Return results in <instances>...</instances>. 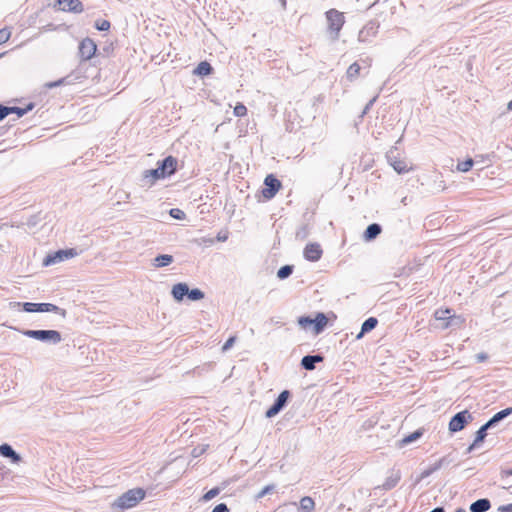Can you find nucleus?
Listing matches in <instances>:
<instances>
[{
  "label": "nucleus",
  "instance_id": "nucleus-1",
  "mask_svg": "<svg viewBox=\"0 0 512 512\" xmlns=\"http://www.w3.org/2000/svg\"><path fill=\"white\" fill-rule=\"evenodd\" d=\"M146 492L142 488H134L119 496L112 507L118 510H126L135 507L145 498Z\"/></svg>",
  "mask_w": 512,
  "mask_h": 512
},
{
  "label": "nucleus",
  "instance_id": "nucleus-2",
  "mask_svg": "<svg viewBox=\"0 0 512 512\" xmlns=\"http://www.w3.org/2000/svg\"><path fill=\"white\" fill-rule=\"evenodd\" d=\"M298 324L304 330H311L314 334H320L328 324V318L324 313H317L315 318L301 316Z\"/></svg>",
  "mask_w": 512,
  "mask_h": 512
},
{
  "label": "nucleus",
  "instance_id": "nucleus-3",
  "mask_svg": "<svg viewBox=\"0 0 512 512\" xmlns=\"http://www.w3.org/2000/svg\"><path fill=\"white\" fill-rule=\"evenodd\" d=\"M325 15L329 32L332 33L335 38H338L339 33L345 24L344 14L336 9H330L325 13Z\"/></svg>",
  "mask_w": 512,
  "mask_h": 512
},
{
  "label": "nucleus",
  "instance_id": "nucleus-4",
  "mask_svg": "<svg viewBox=\"0 0 512 512\" xmlns=\"http://www.w3.org/2000/svg\"><path fill=\"white\" fill-rule=\"evenodd\" d=\"M23 334L27 337L40 341H51L58 343L61 341V334L56 330H26Z\"/></svg>",
  "mask_w": 512,
  "mask_h": 512
},
{
  "label": "nucleus",
  "instance_id": "nucleus-5",
  "mask_svg": "<svg viewBox=\"0 0 512 512\" xmlns=\"http://www.w3.org/2000/svg\"><path fill=\"white\" fill-rule=\"evenodd\" d=\"M53 7L62 12L82 13L84 11L80 0H55Z\"/></svg>",
  "mask_w": 512,
  "mask_h": 512
},
{
  "label": "nucleus",
  "instance_id": "nucleus-6",
  "mask_svg": "<svg viewBox=\"0 0 512 512\" xmlns=\"http://www.w3.org/2000/svg\"><path fill=\"white\" fill-rule=\"evenodd\" d=\"M264 185L262 195L266 199H272L282 187L281 182L272 174L266 176Z\"/></svg>",
  "mask_w": 512,
  "mask_h": 512
},
{
  "label": "nucleus",
  "instance_id": "nucleus-7",
  "mask_svg": "<svg viewBox=\"0 0 512 512\" xmlns=\"http://www.w3.org/2000/svg\"><path fill=\"white\" fill-rule=\"evenodd\" d=\"M471 420V415L467 410L461 411L453 416L449 422L450 432H458L464 429L468 421Z\"/></svg>",
  "mask_w": 512,
  "mask_h": 512
},
{
  "label": "nucleus",
  "instance_id": "nucleus-8",
  "mask_svg": "<svg viewBox=\"0 0 512 512\" xmlns=\"http://www.w3.org/2000/svg\"><path fill=\"white\" fill-rule=\"evenodd\" d=\"M97 51L96 43L90 39L85 38L79 44V55L82 60L87 61L94 57Z\"/></svg>",
  "mask_w": 512,
  "mask_h": 512
},
{
  "label": "nucleus",
  "instance_id": "nucleus-9",
  "mask_svg": "<svg viewBox=\"0 0 512 512\" xmlns=\"http://www.w3.org/2000/svg\"><path fill=\"white\" fill-rule=\"evenodd\" d=\"M157 165L160 171L162 172L163 176L166 178L173 175L176 172L178 167V160L175 157L169 155L162 161H159Z\"/></svg>",
  "mask_w": 512,
  "mask_h": 512
},
{
  "label": "nucleus",
  "instance_id": "nucleus-10",
  "mask_svg": "<svg viewBox=\"0 0 512 512\" xmlns=\"http://www.w3.org/2000/svg\"><path fill=\"white\" fill-rule=\"evenodd\" d=\"M76 255H77V252L73 248L59 250L52 255H48L44 261V264L45 265L55 264L57 262L65 260V259L73 258Z\"/></svg>",
  "mask_w": 512,
  "mask_h": 512
},
{
  "label": "nucleus",
  "instance_id": "nucleus-11",
  "mask_svg": "<svg viewBox=\"0 0 512 512\" xmlns=\"http://www.w3.org/2000/svg\"><path fill=\"white\" fill-rule=\"evenodd\" d=\"M434 318L442 322V328L447 329L451 326L452 320L456 318L453 310L450 308H440L434 312Z\"/></svg>",
  "mask_w": 512,
  "mask_h": 512
},
{
  "label": "nucleus",
  "instance_id": "nucleus-12",
  "mask_svg": "<svg viewBox=\"0 0 512 512\" xmlns=\"http://www.w3.org/2000/svg\"><path fill=\"white\" fill-rule=\"evenodd\" d=\"M289 395H290V393L288 390L282 391L279 394L275 403L266 411V417L272 418L275 415H277L280 412V410L284 407V405L286 404V402L289 398Z\"/></svg>",
  "mask_w": 512,
  "mask_h": 512
},
{
  "label": "nucleus",
  "instance_id": "nucleus-13",
  "mask_svg": "<svg viewBox=\"0 0 512 512\" xmlns=\"http://www.w3.org/2000/svg\"><path fill=\"white\" fill-rule=\"evenodd\" d=\"M23 308L26 312H57L59 308L51 303H24Z\"/></svg>",
  "mask_w": 512,
  "mask_h": 512
},
{
  "label": "nucleus",
  "instance_id": "nucleus-14",
  "mask_svg": "<svg viewBox=\"0 0 512 512\" xmlns=\"http://www.w3.org/2000/svg\"><path fill=\"white\" fill-rule=\"evenodd\" d=\"M323 254V250L318 243H309L304 248V257L308 261H318Z\"/></svg>",
  "mask_w": 512,
  "mask_h": 512
},
{
  "label": "nucleus",
  "instance_id": "nucleus-15",
  "mask_svg": "<svg viewBox=\"0 0 512 512\" xmlns=\"http://www.w3.org/2000/svg\"><path fill=\"white\" fill-rule=\"evenodd\" d=\"M390 164L399 174L408 173L413 169L412 165L404 158H393L390 160Z\"/></svg>",
  "mask_w": 512,
  "mask_h": 512
},
{
  "label": "nucleus",
  "instance_id": "nucleus-16",
  "mask_svg": "<svg viewBox=\"0 0 512 512\" xmlns=\"http://www.w3.org/2000/svg\"><path fill=\"white\" fill-rule=\"evenodd\" d=\"M322 361L323 357L320 355H308L302 358L301 364L306 370H313L315 368V363Z\"/></svg>",
  "mask_w": 512,
  "mask_h": 512
},
{
  "label": "nucleus",
  "instance_id": "nucleus-17",
  "mask_svg": "<svg viewBox=\"0 0 512 512\" xmlns=\"http://www.w3.org/2000/svg\"><path fill=\"white\" fill-rule=\"evenodd\" d=\"M188 293V286L185 283L175 284L172 288V295L177 301H181Z\"/></svg>",
  "mask_w": 512,
  "mask_h": 512
},
{
  "label": "nucleus",
  "instance_id": "nucleus-18",
  "mask_svg": "<svg viewBox=\"0 0 512 512\" xmlns=\"http://www.w3.org/2000/svg\"><path fill=\"white\" fill-rule=\"evenodd\" d=\"M378 324V320L375 318V317H370L368 318L367 320L364 321V323L362 324V327H361V331L360 333L357 335V339H360L362 338V336L373 330Z\"/></svg>",
  "mask_w": 512,
  "mask_h": 512
},
{
  "label": "nucleus",
  "instance_id": "nucleus-19",
  "mask_svg": "<svg viewBox=\"0 0 512 512\" xmlns=\"http://www.w3.org/2000/svg\"><path fill=\"white\" fill-rule=\"evenodd\" d=\"M144 178L147 179L151 184H154L157 180L165 178L157 166L156 169L146 170L144 172Z\"/></svg>",
  "mask_w": 512,
  "mask_h": 512
},
{
  "label": "nucleus",
  "instance_id": "nucleus-20",
  "mask_svg": "<svg viewBox=\"0 0 512 512\" xmlns=\"http://www.w3.org/2000/svg\"><path fill=\"white\" fill-rule=\"evenodd\" d=\"M490 501L488 499H479L471 504V512H485L490 508Z\"/></svg>",
  "mask_w": 512,
  "mask_h": 512
},
{
  "label": "nucleus",
  "instance_id": "nucleus-21",
  "mask_svg": "<svg viewBox=\"0 0 512 512\" xmlns=\"http://www.w3.org/2000/svg\"><path fill=\"white\" fill-rule=\"evenodd\" d=\"M381 233V227L380 225L374 223V224H371L367 227L365 233H364V238L367 240V241H370L374 238H376L379 234Z\"/></svg>",
  "mask_w": 512,
  "mask_h": 512
},
{
  "label": "nucleus",
  "instance_id": "nucleus-22",
  "mask_svg": "<svg viewBox=\"0 0 512 512\" xmlns=\"http://www.w3.org/2000/svg\"><path fill=\"white\" fill-rule=\"evenodd\" d=\"M0 454L4 457L11 458L14 462H18L20 460L19 455L8 444L0 446Z\"/></svg>",
  "mask_w": 512,
  "mask_h": 512
},
{
  "label": "nucleus",
  "instance_id": "nucleus-23",
  "mask_svg": "<svg viewBox=\"0 0 512 512\" xmlns=\"http://www.w3.org/2000/svg\"><path fill=\"white\" fill-rule=\"evenodd\" d=\"M212 66L207 61H202L196 67L194 73L200 76H207L211 74Z\"/></svg>",
  "mask_w": 512,
  "mask_h": 512
},
{
  "label": "nucleus",
  "instance_id": "nucleus-24",
  "mask_svg": "<svg viewBox=\"0 0 512 512\" xmlns=\"http://www.w3.org/2000/svg\"><path fill=\"white\" fill-rule=\"evenodd\" d=\"M360 70V65L357 62L352 63L346 71L347 78L350 81L355 80L360 75Z\"/></svg>",
  "mask_w": 512,
  "mask_h": 512
},
{
  "label": "nucleus",
  "instance_id": "nucleus-25",
  "mask_svg": "<svg viewBox=\"0 0 512 512\" xmlns=\"http://www.w3.org/2000/svg\"><path fill=\"white\" fill-rule=\"evenodd\" d=\"M512 413V407H509V408H506L498 413H496L489 421L488 423L490 425L500 421L501 419H503L504 417L510 415Z\"/></svg>",
  "mask_w": 512,
  "mask_h": 512
},
{
  "label": "nucleus",
  "instance_id": "nucleus-26",
  "mask_svg": "<svg viewBox=\"0 0 512 512\" xmlns=\"http://www.w3.org/2000/svg\"><path fill=\"white\" fill-rule=\"evenodd\" d=\"M155 261L157 262V264H156L157 267H163V266L169 265L173 261V258L171 255L164 254V255L158 256L155 259Z\"/></svg>",
  "mask_w": 512,
  "mask_h": 512
},
{
  "label": "nucleus",
  "instance_id": "nucleus-27",
  "mask_svg": "<svg viewBox=\"0 0 512 512\" xmlns=\"http://www.w3.org/2000/svg\"><path fill=\"white\" fill-rule=\"evenodd\" d=\"M491 425L487 422L485 425H483L478 431H477V435H476V438H475V441H474V444H477L481 441L484 440V438L486 437V430L490 427Z\"/></svg>",
  "mask_w": 512,
  "mask_h": 512
},
{
  "label": "nucleus",
  "instance_id": "nucleus-28",
  "mask_svg": "<svg viewBox=\"0 0 512 512\" xmlns=\"http://www.w3.org/2000/svg\"><path fill=\"white\" fill-rule=\"evenodd\" d=\"M301 507L305 510L311 511L314 509L315 503L311 497L305 496L300 501Z\"/></svg>",
  "mask_w": 512,
  "mask_h": 512
},
{
  "label": "nucleus",
  "instance_id": "nucleus-29",
  "mask_svg": "<svg viewBox=\"0 0 512 512\" xmlns=\"http://www.w3.org/2000/svg\"><path fill=\"white\" fill-rule=\"evenodd\" d=\"M473 166V160L471 158L457 164V170L461 172L469 171Z\"/></svg>",
  "mask_w": 512,
  "mask_h": 512
},
{
  "label": "nucleus",
  "instance_id": "nucleus-30",
  "mask_svg": "<svg viewBox=\"0 0 512 512\" xmlns=\"http://www.w3.org/2000/svg\"><path fill=\"white\" fill-rule=\"evenodd\" d=\"M233 113L236 117H244L247 115V108L242 103H237L234 107Z\"/></svg>",
  "mask_w": 512,
  "mask_h": 512
},
{
  "label": "nucleus",
  "instance_id": "nucleus-31",
  "mask_svg": "<svg viewBox=\"0 0 512 512\" xmlns=\"http://www.w3.org/2000/svg\"><path fill=\"white\" fill-rule=\"evenodd\" d=\"M188 298L193 300V301H196V300H201L204 298V293L199 290V289H192L191 291L188 290Z\"/></svg>",
  "mask_w": 512,
  "mask_h": 512
},
{
  "label": "nucleus",
  "instance_id": "nucleus-32",
  "mask_svg": "<svg viewBox=\"0 0 512 512\" xmlns=\"http://www.w3.org/2000/svg\"><path fill=\"white\" fill-rule=\"evenodd\" d=\"M292 273V267L289 266V265H286V266H283L281 267L278 272H277V276L278 278L280 279H285L287 278L288 276H290Z\"/></svg>",
  "mask_w": 512,
  "mask_h": 512
},
{
  "label": "nucleus",
  "instance_id": "nucleus-33",
  "mask_svg": "<svg viewBox=\"0 0 512 512\" xmlns=\"http://www.w3.org/2000/svg\"><path fill=\"white\" fill-rule=\"evenodd\" d=\"M423 432L421 430H417L409 435H407L403 440L402 442L404 444H408V443H411L415 440H417L418 438H420L422 436Z\"/></svg>",
  "mask_w": 512,
  "mask_h": 512
},
{
  "label": "nucleus",
  "instance_id": "nucleus-34",
  "mask_svg": "<svg viewBox=\"0 0 512 512\" xmlns=\"http://www.w3.org/2000/svg\"><path fill=\"white\" fill-rule=\"evenodd\" d=\"M11 37V30L9 28H3L0 30V45L5 44Z\"/></svg>",
  "mask_w": 512,
  "mask_h": 512
},
{
  "label": "nucleus",
  "instance_id": "nucleus-35",
  "mask_svg": "<svg viewBox=\"0 0 512 512\" xmlns=\"http://www.w3.org/2000/svg\"><path fill=\"white\" fill-rule=\"evenodd\" d=\"M220 493V489L215 487V488H212L210 489L209 491H207L204 496H203V500L204 501H209L213 498H215L218 494Z\"/></svg>",
  "mask_w": 512,
  "mask_h": 512
},
{
  "label": "nucleus",
  "instance_id": "nucleus-36",
  "mask_svg": "<svg viewBox=\"0 0 512 512\" xmlns=\"http://www.w3.org/2000/svg\"><path fill=\"white\" fill-rule=\"evenodd\" d=\"M95 27L100 31H107L110 29V22L108 20H100L96 22Z\"/></svg>",
  "mask_w": 512,
  "mask_h": 512
},
{
  "label": "nucleus",
  "instance_id": "nucleus-37",
  "mask_svg": "<svg viewBox=\"0 0 512 512\" xmlns=\"http://www.w3.org/2000/svg\"><path fill=\"white\" fill-rule=\"evenodd\" d=\"M9 108L13 110V111H11V114L15 113V114H17L20 117V116L24 115L27 111L31 110L33 108V105L30 104L25 109H22V108H19V107H9Z\"/></svg>",
  "mask_w": 512,
  "mask_h": 512
},
{
  "label": "nucleus",
  "instance_id": "nucleus-38",
  "mask_svg": "<svg viewBox=\"0 0 512 512\" xmlns=\"http://www.w3.org/2000/svg\"><path fill=\"white\" fill-rule=\"evenodd\" d=\"M170 215L173 218L179 219V220L183 219L184 216H185L184 212L182 210H180V209H177V208L171 209L170 210Z\"/></svg>",
  "mask_w": 512,
  "mask_h": 512
},
{
  "label": "nucleus",
  "instance_id": "nucleus-39",
  "mask_svg": "<svg viewBox=\"0 0 512 512\" xmlns=\"http://www.w3.org/2000/svg\"><path fill=\"white\" fill-rule=\"evenodd\" d=\"M11 111H13V110L10 109L9 107L0 105V121L2 119H4L6 116H8L9 114H11Z\"/></svg>",
  "mask_w": 512,
  "mask_h": 512
},
{
  "label": "nucleus",
  "instance_id": "nucleus-40",
  "mask_svg": "<svg viewBox=\"0 0 512 512\" xmlns=\"http://www.w3.org/2000/svg\"><path fill=\"white\" fill-rule=\"evenodd\" d=\"M235 340H236V337L235 336H231L223 345L222 347V350L223 351H227L228 349H230L233 344L235 343Z\"/></svg>",
  "mask_w": 512,
  "mask_h": 512
},
{
  "label": "nucleus",
  "instance_id": "nucleus-41",
  "mask_svg": "<svg viewBox=\"0 0 512 512\" xmlns=\"http://www.w3.org/2000/svg\"><path fill=\"white\" fill-rule=\"evenodd\" d=\"M212 512H229V509L227 507L226 504L224 503H221V504H218Z\"/></svg>",
  "mask_w": 512,
  "mask_h": 512
},
{
  "label": "nucleus",
  "instance_id": "nucleus-42",
  "mask_svg": "<svg viewBox=\"0 0 512 512\" xmlns=\"http://www.w3.org/2000/svg\"><path fill=\"white\" fill-rule=\"evenodd\" d=\"M273 489V486H266L262 489V491L259 493L258 497L261 498L267 493H269Z\"/></svg>",
  "mask_w": 512,
  "mask_h": 512
},
{
  "label": "nucleus",
  "instance_id": "nucleus-43",
  "mask_svg": "<svg viewBox=\"0 0 512 512\" xmlns=\"http://www.w3.org/2000/svg\"><path fill=\"white\" fill-rule=\"evenodd\" d=\"M478 359H479V361H485L487 359V355L480 354V355H478Z\"/></svg>",
  "mask_w": 512,
  "mask_h": 512
},
{
  "label": "nucleus",
  "instance_id": "nucleus-44",
  "mask_svg": "<svg viewBox=\"0 0 512 512\" xmlns=\"http://www.w3.org/2000/svg\"><path fill=\"white\" fill-rule=\"evenodd\" d=\"M431 512H444V509L443 508H435Z\"/></svg>",
  "mask_w": 512,
  "mask_h": 512
},
{
  "label": "nucleus",
  "instance_id": "nucleus-45",
  "mask_svg": "<svg viewBox=\"0 0 512 512\" xmlns=\"http://www.w3.org/2000/svg\"><path fill=\"white\" fill-rule=\"evenodd\" d=\"M508 109L512 110V100L508 103Z\"/></svg>",
  "mask_w": 512,
  "mask_h": 512
},
{
  "label": "nucleus",
  "instance_id": "nucleus-46",
  "mask_svg": "<svg viewBox=\"0 0 512 512\" xmlns=\"http://www.w3.org/2000/svg\"><path fill=\"white\" fill-rule=\"evenodd\" d=\"M456 512H464L462 509H458Z\"/></svg>",
  "mask_w": 512,
  "mask_h": 512
}]
</instances>
